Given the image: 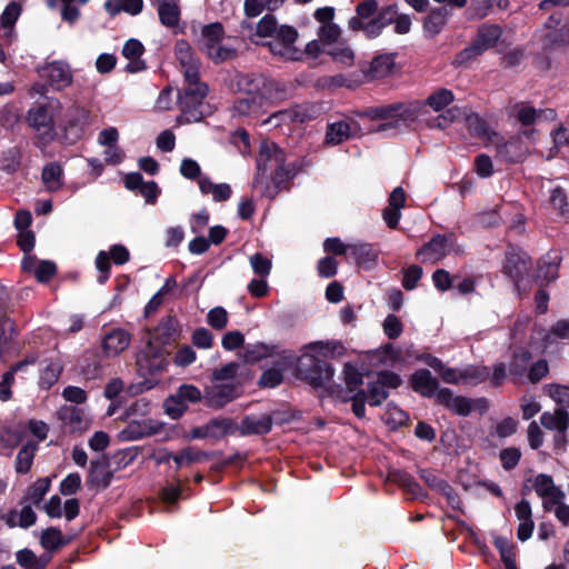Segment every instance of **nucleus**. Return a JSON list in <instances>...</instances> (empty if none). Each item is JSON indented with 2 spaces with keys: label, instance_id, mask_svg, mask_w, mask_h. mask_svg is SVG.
<instances>
[{
  "label": "nucleus",
  "instance_id": "1",
  "mask_svg": "<svg viewBox=\"0 0 569 569\" xmlns=\"http://www.w3.org/2000/svg\"><path fill=\"white\" fill-rule=\"evenodd\" d=\"M174 56L184 77L186 88L179 94L181 114L180 123L201 121L208 113L203 100L208 93V86L199 80L200 62L194 56L191 46L179 40L174 46Z\"/></svg>",
  "mask_w": 569,
  "mask_h": 569
},
{
  "label": "nucleus",
  "instance_id": "2",
  "mask_svg": "<svg viewBox=\"0 0 569 569\" xmlns=\"http://www.w3.org/2000/svg\"><path fill=\"white\" fill-rule=\"evenodd\" d=\"M345 347L339 341H316L305 348L299 372L313 387L331 389L333 368L323 359L341 357Z\"/></svg>",
  "mask_w": 569,
  "mask_h": 569
},
{
  "label": "nucleus",
  "instance_id": "3",
  "mask_svg": "<svg viewBox=\"0 0 569 569\" xmlns=\"http://www.w3.org/2000/svg\"><path fill=\"white\" fill-rule=\"evenodd\" d=\"M170 322L161 323L149 335L148 345L138 356L137 365L140 371L146 373H157L169 365L168 352L163 346L169 339Z\"/></svg>",
  "mask_w": 569,
  "mask_h": 569
},
{
  "label": "nucleus",
  "instance_id": "4",
  "mask_svg": "<svg viewBox=\"0 0 569 569\" xmlns=\"http://www.w3.org/2000/svg\"><path fill=\"white\" fill-rule=\"evenodd\" d=\"M284 154L282 150L273 142H262L260 146L259 156L257 159L258 174L253 181V187L260 191L262 196L270 199L274 198L278 193V186L270 188L264 186V179L269 174L277 172V177L283 170Z\"/></svg>",
  "mask_w": 569,
  "mask_h": 569
},
{
  "label": "nucleus",
  "instance_id": "5",
  "mask_svg": "<svg viewBox=\"0 0 569 569\" xmlns=\"http://www.w3.org/2000/svg\"><path fill=\"white\" fill-rule=\"evenodd\" d=\"M274 82L262 76L252 80V88L244 97L238 98L231 109L232 117H250L258 114L264 102L273 98Z\"/></svg>",
  "mask_w": 569,
  "mask_h": 569
},
{
  "label": "nucleus",
  "instance_id": "6",
  "mask_svg": "<svg viewBox=\"0 0 569 569\" xmlns=\"http://www.w3.org/2000/svg\"><path fill=\"white\" fill-rule=\"evenodd\" d=\"M60 111L61 103L58 100H50L44 104L30 108L27 112L26 120L42 143L47 144L54 139V118Z\"/></svg>",
  "mask_w": 569,
  "mask_h": 569
},
{
  "label": "nucleus",
  "instance_id": "7",
  "mask_svg": "<svg viewBox=\"0 0 569 569\" xmlns=\"http://www.w3.org/2000/svg\"><path fill=\"white\" fill-rule=\"evenodd\" d=\"M501 36V30L498 26H482L478 30L477 38L471 46L459 52L455 59L458 66L467 64L478 56L482 54L486 50L496 46Z\"/></svg>",
  "mask_w": 569,
  "mask_h": 569
},
{
  "label": "nucleus",
  "instance_id": "8",
  "mask_svg": "<svg viewBox=\"0 0 569 569\" xmlns=\"http://www.w3.org/2000/svg\"><path fill=\"white\" fill-rule=\"evenodd\" d=\"M297 39L298 31L283 24L279 28L278 36L273 40H269L266 46L269 47L273 56L286 61H298L302 58L303 52L295 46Z\"/></svg>",
  "mask_w": 569,
  "mask_h": 569
},
{
  "label": "nucleus",
  "instance_id": "9",
  "mask_svg": "<svg viewBox=\"0 0 569 569\" xmlns=\"http://www.w3.org/2000/svg\"><path fill=\"white\" fill-rule=\"evenodd\" d=\"M319 113V109L313 104H299L290 109H284L272 113L262 121V124H271L279 127L289 122H305L315 119Z\"/></svg>",
  "mask_w": 569,
  "mask_h": 569
},
{
  "label": "nucleus",
  "instance_id": "10",
  "mask_svg": "<svg viewBox=\"0 0 569 569\" xmlns=\"http://www.w3.org/2000/svg\"><path fill=\"white\" fill-rule=\"evenodd\" d=\"M279 28L277 26L276 19L266 14L253 29L250 23L243 21L240 26V32L243 37H248L252 42L257 44L266 46L267 42L263 41L264 38H270L273 40L276 36H278Z\"/></svg>",
  "mask_w": 569,
  "mask_h": 569
},
{
  "label": "nucleus",
  "instance_id": "11",
  "mask_svg": "<svg viewBox=\"0 0 569 569\" xmlns=\"http://www.w3.org/2000/svg\"><path fill=\"white\" fill-rule=\"evenodd\" d=\"M401 383V378L390 371H382L378 375L377 381L368 387L367 401L370 406H379L388 397V388H397Z\"/></svg>",
  "mask_w": 569,
  "mask_h": 569
},
{
  "label": "nucleus",
  "instance_id": "12",
  "mask_svg": "<svg viewBox=\"0 0 569 569\" xmlns=\"http://www.w3.org/2000/svg\"><path fill=\"white\" fill-rule=\"evenodd\" d=\"M129 250L121 244L111 246L109 252L100 251L96 258V267L101 273L99 281L104 282L109 278L110 259L116 264H123L129 261Z\"/></svg>",
  "mask_w": 569,
  "mask_h": 569
},
{
  "label": "nucleus",
  "instance_id": "13",
  "mask_svg": "<svg viewBox=\"0 0 569 569\" xmlns=\"http://www.w3.org/2000/svg\"><path fill=\"white\" fill-rule=\"evenodd\" d=\"M535 491L543 499V508L551 511V502L560 501L566 498L565 492L555 485L551 476L540 473L533 481Z\"/></svg>",
  "mask_w": 569,
  "mask_h": 569
},
{
  "label": "nucleus",
  "instance_id": "14",
  "mask_svg": "<svg viewBox=\"0 0 569 569\" xmlns=\"http://www.w3.org/2000/svg\"><path fill=\"white\" fill-rule=\"evenodd\" d=\"M240 395L239 387L234 383L212 382V386L206 389L204 398L208 406L221 408Z\"/></svg>",
  "mask_w": 569,
  "mask_h": 569
},
{
  "label": "nucleus",
  "instance_id": "15",
  "mask_svg": "<svg viewBox=\"0 0 569 569\" xmlns=\"http://www.w3.org/2000/svg\"><path fill=\"white\" fill-rule=\"evenodd\" d=\"M509 114L516 118L522 126H531L538 123L541 119L552 120L555 111L551 109L541 110L532 106L519 102L509 109Z\"/></svg>",
  "mask_w": 569,
  "mask_h": 569
},
{
  "label": "nucleus",
  "instance_id": "16",
  "mask_svg": "<svg viewBox=\"0 0 569 569\" xmlns=\"http://www.w3.org/2000/svg\"><path fill=\"white\" fill-rule=\"evenodd\" d=\"M359 134L360 130L357 122L340 120L328 124L325 142L330 146H337Z\"/></svg>",
  "mask_w": 569,
  "mask_h": 569
},
{
  "label": "nucleus",
  "instance_id": "17",
  "mask_svg": "<svg viewBox=\"0 0 569 569\" xmlns=\"http://www.w3.org/2000/svg\"><path fill=\"white\" fill-rule=\"evenodd\" d=\"M449 250V239L445 236H436L418 250L417 256L422 262L435 263L443 259Z\"/></svg>",
  "mask_w": 569,
  "mask_h": 569
},
{
  "label": "nucleus",
  "instance_id": "18",
  "mask_svg": "<svg viewBox=\"0 0 569 569\" xmlns=\"http://www.w3.org/2000/svg\"><path fill=\"white\" fill-rule=\"evenodd\" d=\"M90 123V112L82 107L73 106L67 110L62 128L79 139Z\"/></svg>",
  "mask_w": 569,
  "mask_h": 569
},
{
  "label": "nucleus",
  "instance_id": "19",
  "mask_svg": "<svg viewBox=\"0 0 569 569\" xmlns=\"http://www.w3.org/2000/svg\"><path fill=\"white\" fill-rule=\"evenodd\" d=\"M405 203V190L401 187L395 188L389 197L388 206L382 211V218L389 228L396 229L398 227Z\"/></svg>",
  "mask_w": 569,
  "mask_h": 569
},
{
  "label": "nucleus",
  "instance_id": "20",
  "mask_svg": "<svg viewBox=\"0 0 569 569\" xmlns=\"http://www.w3.org/2000/svg\"><path fill=\"white\" fill-rule=\"evenodd\" d=\"M367 114L370 119H383V120H390L387 123L380 124L376 131H385L389 128L395 127L396 119H406L408 117V110L402 104H390V106H383V107H377L370 109Z\"/></svg>",
  "mask_w": 569,
  "mask_h": 569
},
{
  "label": "nucleus",
  "instance_id": "21",
  "mask_svg": "<svg viewBox=\"0 0 569 569\" xmlns=\"http://www.w3.org/2000/svg\"><path fill=\"white\" fill-rule=\"evenodd\" d=\"M272 419L267 413L246 416L239 423L241 436L266 435L271 431Z\"/></svg>",
  "mask_w": 569,
  "mask_h": 569
},
{
  "label": "nucleus",
  "instance_id": "22",
  "mask_svg": "<svg viewBox=\"0 0 569 569\" xmlns=\"http://www.w3.org/2000/svg\"><path fill=\"white\" fill-rule=\"evenodd\" d=\"M59 417L72 431L82 432L91 426V418L82 408L64 406L59 410Z\"/></svg>",
  "mask_w": 569,
  "mask_h": 569
},
{
  "label": "nucleus",
  "instance_id": "23",
  "mask_svg": "<svg viewBox=\"0 0 569 569\" xmlns=\"http://www.w3.org/2000/svg\"><path fill=\"white\" fill-rule=\"evenodd\" d=\"M412 388L423 397L436 398L442 388H439L438 381L427 369H420L412 375Z\"/></svg>",
  "mask_w": 569,
  "mask_h": 569
},
{
  "label": "nucleus",
  "instance_id": "24",
  "mask_svg": "<svg viewBox=\"0 0 569 569\" xmlns=\"http://www.w3.org/2000/svg\"><path fill=\"white\" fill-rule=\"evenodd\" d=\"M46 77L57 90L67 88L72 82V73L68 63L53 61L46 68Z\"/></svg>",
  "mask_w": 569,
  "mask_h": 569
},
{
  "label": "nucleus",
  "instance_id": "25",
  "mask_svg": "<svg viewBox=\"0 0 569 569\" xmlns=\"http://www.w3.org/2000/svg\"><path fill=\"white\" fill-rule=\"evenodd\" d=\"M131 337L123 329H113L107 333L102 341V349L107 356H117L130 345Z\"/></svg>",
  "mask_w": 569,
  "mask_h": 569
},
{
  "label": "nucleus",
  "instance_id": "26",
  "mask_svg": "<svg viewBox=\"0 0 569 569\" xmlns=\"http://www.w3.org/2000/svg\"><path fill=\"white\" fill-rule=\"evenodd\" d=\"M560 256L557 252H548L538 263L536 280L540 283H549L558 278Z\"/></svg>",
  "mask_w": 569,
  "mask_h": 569
},
{
  "label": "nucleus",
  "instance_id": "27",
  "mask_svg": "<svg viewBox=\"0 0 569 569\" xmlns=\"http://www.w3.org/2000/svg\"><path fill=\"white\" fill-rule=\"evenodd\" d=\"M437 402L460 416H468L472 409L471 401L468 398L455 396L448 388H442L439 391Z\"/></svg>",
  "mask_w": 569,
  "mask_h": 569
},
{
  "label": "nucleus",
  "instance_id": "28",
  "mask_svg": "<svg viewBox=\"0 0 569 569\" xmlns=\"http://www.w3.org/2000/svg\"><path fill=\"white\" fill-rule=\"evenodd\" d=\"M112 479V471L110 470L109 463L104 459L93 460L90 463V470L88 475L87 483L97 488H107Z\"/></svg>",
  "mask_w": 569,
  "mask_h": 569
},
{
  "label": "nucleus",
  "instance_id": "29",
  "mask_svg": "<svg viewBox=\"0 0 569 569\" xmlns=\"http://www.w3.org/2000/svg\"><path fill=\"white\" fill-rule=\"evenodd\" d=\"M516 517L519 521V526L517 529L518 539L521 541L528 540L533 531V521H532V512L531 506L529 501L521 500L515 506Z\"/></svg>",
  "mask_w": 569,
  "mask_h": 569
},
{
  "label": "nucleus",
  "instance_id": "30",
  "mask_svg": "<svg viewBox=\"0 0 569 569\" xmlns=\"http://www.w3.org/2000/svg\"><path fill=\"white\" fill-rule=\"evenodd\" d=\"M293 363L291 356L283 355L277 362L276 367L269 368L263 371L260 377L259 383L264 388H274L283 380V372L288 370Z\"/></svg>",
  "mask_w": 569,
  "mask_h": 569
},
{
  "label": "nucleus",
  "instance_id": "31",
  "mask_svg": "<svg viewBox=\"0 0 569 569\" xmlns=\"http://www.w3.org/2000/svg\"><path fill=\"white\" fill-rule=\"evenodd\" d=\"M527 254L521 250L510 249L506 256L505 271L513 280H518L527 271Z\"/></svg>",
  "mask_w": 569,
  "mask_h": 569
},
{
  "label": "nucleus",
  "instance_id": "32",
  "mask_svg": "<svg viewBox=\"0 0 569 569\" xmlns=\"http://www.w3.org/2000/svg\"><path fill=\"white\" fill-rule=\"evenodd\" d=\"M158 16L162 26L174 28L180 21V9L177 0H157Z\"/></svg>",
  "mask_w": 569,
  "mask_h": 569
},
{
  "label": "nucleus",
  "instance_id": "33",
  "mask_svg": "<svg viewBox=\"0 0 569 569\" xmlns=\"http://www.w3.org/2000/svg\"><path fill=\"white\" fill-rule=\"evenodd\" d=\"M41 179L47 191H58L63 184L62 167L57 162L46 164L42 169Z\"/></svg>",
  "mask_w": 569,
  "mask_h": 569
},
{
  "label": "nucleus",
  "instance_id": "34",
  "mask_svg": "<svg viewBox=\"0 0 569 569\" xmlns=\"http://www.w3.org/2000/svg\"><path fill=\"white\" fill-rule=\"evenodd\" d=\"M276 355V347L263 342L249 343L243 348L241 358L244 362L254 363Z\"/></svg>",
  "mask_w": 569,
  "mask_h": 569
},
{
  "label": "nucleus",
  "instance_id": "35",
  "mask_svg": "<svg viewBox=\"0 0 569 569\" xmlns=\"http://www.w3.org/2000/svg\"><path fill=\"white\" fill-rule=\"evenodd\" d=\"M449 16L450 11L446 7L432 10L425 19V32L429 37L438 34L447 23Z\"/></svg>",
  "mask_w": 569,
  "mask_h": 569
},
{
  "label": "nucleus",
  "instance_id": "36",
  "mask_svg": "<svg viewBox=\"0 0 569 569\" xmlns=\"http://www.w3.org/2000/svg\"><path fill=\"white\" fill-rule=\"evenodd\" d=\"M199 189L203 194H211L214 201H224L231 196V188L228 183H213L207 177L198 180Z\"/></svg>",
  "mask_w": 569,
  "mask_h": 569
},
{
  "label": "nucleus",
  "instance_id": "37",
  "mask_svg": "<svg viewBox=\"0 0 569 569\" xmlns=\"http://www.w3.org/2000/svg\"><path fill=\"white\" fill-rule=\"evenodd\" d=\"M541 425L549 430H557L563 433L569 426V415L563 409L553 412H543L540 417Z\"/></svg>",
  "mask_w": 569,
  "mask_h": 569
},
{
  "label": "nucleus",
  "instance_id": "38",
  "mask_svg": "<svg viewBox=\"0 0 569 569\" xmlns=\"http://www.w3.org/2000/svg\"><path fill=\"white\" fill-rule=\"evenodd\" d=\"M470 134L487 141H495L498 134L488 129L483 120L476 113H469L465 118Z\"/></svg>",
  "mask_w": 569,
  "mask_h": 569
},
{
  "label": "nucleus",
  "instance_id": "39",
  "mask_svg": "<svg viewBox=\"0 0 569 569\" xmlns=\"http://www.w3.org/2000/svg\"><path fill=\"white\" fill-rule=\"evenodd\" d=\"M34 358L27 359L13 365L10 370L2 375L0 381V400L8 401L11 398V387L14 383V373L21 371L26 366L33 363Z\"/></svg>",
  "mask_w": 569,
  "mask_h": 569
},
{
  "label": "nucleus",
  "instance_id": "40",
  "mask_svg": "<svg viewBox=\"0 0 569 569\" xmlns=\"http://www.w3.org/2000/svg\"><path fill=\"white\" fill-rule=\"evenodd\" d=\"M207 459L208 455L204 451H201L194 447L183 448L180 452L172 457V460L174 461L177 469L193 463H199L206 461Z\"/></svg>",
  "mask_w": 569,
  "mask_h": 569
},
{
  "label": "nucleus",
  "instance_id": "41",
  "mask_svg": "<svg viewBox=\"0 0 569 569\" xmlns=\"http://www.w3.org/2000/svg\"><path fill=\"white\" fill-rule=\"evenodd\" d=\"M531 361V353L527 350H519L513 355L509 365V376L515 380H521L527 372L528 365Z\"/></svg>",
  "mask_w": 569,
  "mask_h": 569
},
{
  "label": "nucleus",
  "instance_id": "42",
  "mask_svg": "<svg viewBox=\"0 0 569 569\" xmlns=\"http://www.w3.org/2000/svg\"><path fill=\"white\" fill-rule=\"evenodd\" d=\"M395 67L393 54H380L372 60L370 73L372 78H385L392 73Z\"/></svg>",
  "mask_w": 569,
  "mask_h": 569
},
{
  "label": "nucleus",
  "instance_id": "43",
  "mask_svg": "<svg viewBox=\"0 0 569 569\" xmlns=\"http://www.w3.org/2000/svg\"><path fill=\"white\" fill-rule=\"evenodd\" d=\"M349 253L360 264H371L376 261L378 253L372 244L359 242L350 244Z\"/></svg>",
  "mask_w": 569,
  "mask_h": 569
},
{
  "label": "nucleus",
  "instance_id": "44",
  "mask_svg": "<svg viewBox=\"0 0 569 569\" xmlns=\"http://www.w3.org/2000/svg\"><path fill=\"white\" fill-rule=\"evenodd\" d=\"M493 545L499 551L506 569H517L513 545L507 538L501 536L495 537Z\"/></svg>",
  "mask_w": 569,
  "mask_h": 569
},
{
  "label": "nucleus",
  "instance_id": "45",
  "mask_svg": "<svg viewBox=\"0 0 569 569\" xmlns=\"http://www.w3.org/2000/svg\"><path fill=\"white\" fill-rule=\"evenodd\" d=\"M21 13V7L17 2L9 3L1 14V27L4 30L3 37L10 39L13 34V26Z\"/></svg>",
  "mask_w": 569,
  "mask_h": 569
},
{
  "label": "nucleus",
  "instance_id": "46",
  "mask_svg": "<svg viewBox=\"0 0 569 569\" xmlns=\"http://www.w3.org/2000/svg\"><path fill=\"white\" fill-rule=\"evenodd\" d=\"M204 52L212 61L219 63L234 58L237 51L233 47L219 41L214 44H209Z\"/></svg>",
  "mask_w": 569,
  "mask_h": 569
},
{
  "label": "nucleus",
  "instance_id": "47",
  "mask_svg": "<svg viewBox=\"0 0 569 569\" xmlns=\"http://www.w3.org/2000/svg\"><path fill=\"white\" fill-rule=\"evenodd\" d=\"M50 487H51V478H49V477L40 478L28 488L24 499L34 505H38L43 499V497L47 495V492L50 490Z\"/></svg>",
  "mask_w": 569,
  "mask_h": 569
},
{
  "label": "nucleus",
  "instance_id": "48",
  "mask_svg": "<svg viewBox=\"0 0 569 569\" xmlns=\"http://www.w3.org/2000/svg\"><path fill=\"white\" fill-rule=\"evenodd\" d=\"M37 450V446L34 443L24 445L20 451L18 452L16 459V470L19 473H27L33 462L34 453Z\"/></svg>",
  "mask_w": 569,
  "mask_h": 569
},
{
  "label": "nucleus",
  "instance_id": "49",
  "mask_svg": "<svg viewBox=\"0 0 569 569\" xmlns=\"http://www.w3.org/2000/svg\"><path fill=\"white\" fill-rule=\"evenodd\" d=\"M212 438L223 437L226 435L239 432V425L229 418L216 419L209 423Z\"/></svg>",
  "mask_w": 569,
  "mask_h": 569
},
{
  "label": "nucleus",
  "instance_id": "50",
  "mask_svg": "<svg viewBox=\"0 0 569 569\" xmlns=\"http://www.w3.org/2000/svg\"><path fill=\"white\" fill-rule=\"evenodd\" d=\"M202 49H208L209 44H214L219 41H223L224 30L221 23L214 22L207 24L202 28Z\"/></svg>",
  "mask_w": 569,
  "mask_h": 569
},
{
  "label": "nucleus",
  "instance_id": "51",
  "mask_svg": "<svg viewBox=\"0 0 569 569\" xmlns=\"http://www.w3.org/2000/svg\"><path fill=\"white\" fill-rule=\"evenodd\" d=\"M490 372L487 367L467 366L461 369V382L469 385H478L489 377Z\"/></svg>",
  "mask_w": 569,
  "mask_h": 569
},
{
  "label": "nucleus",
  "instance_id": "52",
  "mask_svg": "<svg viewBox=\"0 0 569 569\" xmlns=\"http://www.w3.org/2000/svg\"><path fill=\"white\" fill-rule=\"evenodd\" d=\"M545 347L557 342L558 340L569 339V321L558 320L549 331L546 332Z\"/></svg>",
  "mask_w": 569,
  "mask_h": 569
},
{
  "label": "nucleus",
  "instance_id": "53",
  "mask_svg": "<svg viewBox=\"0 0 569 569\" xmlns=\"http://www.w3.org/2000/svg\"><path fill=\"white\" fill-rule=\"evenodd\" d=\"M349 28L355 31L362 30L368 38L378 37L383 29L376 19L363 22L359 18H351L349 20Z\"/></svg>",
  "mask_w": 569,
  "mask_h": 569
},
{
  "label": "nucleus",
  "instance_id": "54",
  "mask_svg": "<svg viewBox=\"0 0 569 569\" xmlns=\"http://www.w3.org/2000/svg\"><path fill=\"white\" fill-rule=\"evenodd\" d=\"M382 420L391 428H398L408 420V416L399 407L389 403L387 406L386 412L382 416Z\"/></svg>",
  "mask_w": 569,
  "mask_h": 569
},
{
  "label": "nucleus",
  "instance_id": "55",
  "mask_svg": "<svg viewBox=\"0 0 569 569\" xmlns=\"http://www.w3.org/2000/svg\"><path fill=\"white\" fill-rule=\"evenodd\" d=\"M63 545V536L62 532L54 528L50 527L42 531L41 535V546L47 550L58 549Z\"/></svg>",
  "mask_w": 569,
  "mask_h": 569
},
{
  "label": "nucleus",
  "instance_id": "56",
  "mask_svg": "<svg viewBox=\"0 0 569 569\" xmlns=\"http://www.w3.org/2000/svg\"><path fill=\"white\" fill-rule=\"evenodd\" d=\"M238 370L239 365L237 362H229L212 372V382L232 383Z\"/></svg>",
  "mask_w": 569,
  "mask_h": 569
},
{
  "label": "nucleus",
  "instance_id": "57",
  "mask_svg": "<svg viewBox=\"0 0 569 569\" xmlns=\"http://www.w3.org/2000/svg\"><path fill=\"white\" fill-rule=\"evenodd\" d=\"M453 100V94L450 90L440 89L432 94H430L427 99V103L435 110L440 111L448 104H450Z\"/></svg>",
  "mask_w": 569,
  "mask_h": 569
},
{
  "label": "nucleus",
  "instance_id": "58",
  "mask_svg": "<svg viewBox=\"0 0 569 569\" xmlns=\"http://www.w3.org/2000/svg\"><path fill=\"white\" fill-rule=\"evenodd\" d=\"M61 366L58 362L49 363L40 375V386L44 389L52 387L59 379Z\"/></svg>",
  "mask_w": 569,
  "mask_h": 569
},
{
  "label": "nucleus",
  "instance_id": "59",
  "mask_svg": "<svg viewBox=\"0 0 569 569\" xmlns=\"http://www.w3.org/2000/svg\"><path fill=\"white\" fill-rule=\"evenodd\" d=\"M228 312L222 307H214L207 315L209 326L216 330L224 329L228 325Z\"/></svg>",
  "mask_w": 569,
  "mask_h": 569
},
{
  "label": "nucleus",
  "instance_id": "60",
  "mask_svg": "<svg viewBox=\"0 0 569 569\" xmlns=\"http://www.w3.org/2000/svg\"><path fill=\"white\" fill-rule=\"evenodd\" d=\"M343 379L349 393H352L362 383L361 373L349 363L343 367Z\"/></svg>",
  "mask_w": 569,
  "mask_h": 569
},
{
  "label": "nucleus",
  "instance_id": "61",
  "mask_svg": "<svg viewBox=\"0 0 569 569\" xmlns=\"http://www.w3.org/2000/svg\"><path fill=\"white\" fill-rule=\"evenodd\" d=\"M14 336V322L10 318H0V349H6Z\"/></svg>",
  "mask_w": 569,
  "mask_h": 569
},
{
  "label": "nucleus",
  "instance_id": "62",
  "mask_svg": "<svg viewBox=\"0 0 569 569\" xmlns=\"http://www.w3.org/2000/svg\"><path fill=\"white\" fill-rule=\"evenodd\" d=\"M81 487V477L78 472L69 473L59 486V491L63 496L74 495Z\"/></svg>",
  "mask_w": 569,
  "mask_h": 569
},
{
  "label": "nucleus",
  "instance_id": "63",
  "mask_svg": "<svg viewBox=\"0 0 569 569\" xmlns=\"http://www.w3.org/2000/svg\"><path fill=\"white\" fill-rule=\"evenodd\" d=\"M250 264L254 271L260 277H267L271 270V261L263 257L261 253H254L250 257Z\"/></svg>",
  "mask_w": 569,
  "mask_h": 569
},
{
  "label": "nucleus",
  "instance_id": "64",
  "mask_svg": "<svg viewBox=\"0 0 569 569\" xmlns=\"http://www.w3.org/2000/svg\"><path fill=\"white\" fill-rule=\"evenodd\" d=\"M545 389L557 403L569 406V389L567 387L560 385H548Z\"/></svg>",
  "mask_w": 569,
  "mask_h": 569
}]
</instances>
